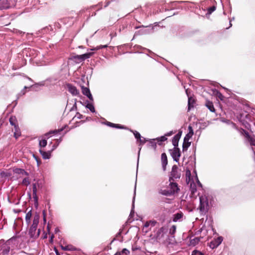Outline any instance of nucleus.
Returning <instances> with one entry per match:
<instances>
[{
	"label": "nucleus",
	"instance_id": "29",
	"mask_svg": "<svg viewBox=\"0 0 255 255\" xmlns=\"http://www.w3.org/2000/svg\"><path fill=\"white\" fill-rule=\"evenodd\" d=\"M216 9V7L215 6H212L210 7H209L208 8V12L207 14L210 15L213 11H214Z\"/></svg>",
	"mask_w": 255,
	"mask_h": 255
},
{
	"label": "nucleus",
	"instance_id": "11",
	"mask_svg": "<svg viewBox=\"0 0 255 255\" xmlns=\"http://www.w3.org/2000/svg\"><path fill=\"white\" fill-rule=\"evenodd\" d=\"M242 133H244L245 134L246 137H247L249 141L250 142L251 145H255V137L250 136L244 130H242Z\"/></svg>",
	"mask_w": 255,
	"mask_h": 255
},
{
	"label": "nucleus",
	"instance_id": "46",
	"mask_svg": "<svg viewBox=\"0 0 255 255\" xmlns=\"http://www.w3.org/2000/svg\"><path fill=\"white\" fill-rule=\"evenodd\" d=\"M173 133V132H172V131H170V132H169L167 133L165 135V136H170V135H171Z\"/></svg>",
	"mask_w": 255,
	"mask_h": 255
},
{
	"label": "nucleus",
	"instance_id": "2",
	"mask_svg": "<svg viewBox=\"0 0 255 255\" xmlns=\"http://www.w3.org/2000/svg\"><path fill=\"white\" fill-rule=\"evenodd\" d=\"M195 177L194 179H192L189 182L188 184H190V188L192 193L195 192L196 191V184L195 182H196L199 186H201V184L200 183L197 175V173L195 171H194Z\"/></svg>",
	"mask_w": 255,
	"mask_h": 255
},
{
	"label": "nucleus",
	"instance_id": "52",
	"mask_svg": "<svg viewBox=\"0 0 255 255\" xmlns=\"http://www.w3.org/2000/svg\"><path fill=\"white\" fill-rule=\"evenodd\" d=\"M232 26V24L231 23V22H230V26L231 27Z\"/></svg>",
	"mask_w": 255,
	"mask_h": 255
},
{
	"label": "nucleus",
	"instance_id": "15",
	"mask_svg": "<svg viewBox=\"0 0 255 255\" xmlns=\"http://www.w3.org/2000/svg\"><path fill=\"white\" fill-rule=\"evenodd\" d=\"M161 162L162 165L164 170H165V167L167 164V156L165 153H163L161 154Z\"/></svg>",
	"mask_w": 255,
	"mask_h": 255
},
{
	"label": "nucleus",
	"instance_id": "18",
	"mask_svg": "<svg viewBox=\"0 0 255 255\" xmlns=\"http://www.w3.org/2000/svg\"><path fill=\"white\" fill-rule=\"evenodd\" d=\"M200 239L198 237H195L193 239H191L190 240V246H195L199 243Z\"/></svg>",
	"mask_w": 255,
	"mask_h": 255
},
{
	"label": "nucleus",
	"instance_id": "23",
	"mask_svg": "<svg viewBox=\"0 0 255 255\" xmlns=\"http://www.w3.org/2000/svg\"><path fill=\"white\" fill-rule=\"evenodd\" d=\"M14 128V136L15 137V138H17L18 137L20 136L21 132L20 131L19 128L17 126H15Z\"/></svg>",
	"mask_w": 255,
	"mask_h": 255
},
{
	"label": "nucleus",
	"instance_id": "25",
	"mask_svg": "<svg viewBox=\"0 0 255 255\" xmlns=\"http://www.w3.org/2000/svg\"><path fill=\"white\" fill-rule=\"evenodd\" d=\"M63 130V128H60V129H55V130H51L50 131H49L48 133H46L45 134V136L47 137V138H49V135L51 134H56L58 132H59L61 131H62Z\"/></svg>",
	"mask_w": 255,
	"mask_h": 255
},
{
	"label": "nucleus",
	"instance_id": "33",
	"mask_svg": "<svg viewBox=\"0 0 255 255\" xmlns=\"http://www.w3.org/2000/svg\"><path fill=\"white\" fill-rule=\"evenodd\" d=\"M107 125L109 126L116 127L117 128H123V127H120L118 125H116L110 122H107Z\"/></svg>",
	"mask_w": 255,
	"mask_h": 255
},
{
	"label": "nucleus",
	"instance_id": "45",
	"mask_svg": "<svg viewBox=\"0 0 255 255\" xmlns=\"http://www.w3.org/2000/svg\"><path fill=\"white\" fill-rule=\"evenodd\" d=\"M56 144L59 145V143L62 141V138H60L59 139H56Z\"/></svg>",
	"mask_w": 255,
	"mask_h": 255
},
{
	"label": "nucleus",
	"instance_id": "28",
	"mask_svg": "<svg viewBox=\"0 0 255 255\" xmlns=\"http://www.w3.org/2000/svg\"><path fill=\"white\" fill-rule=\"evenodd\" d=\"M31 216L32 214L31 211H29L26 213L25 216V220L27 224H29L30 222Z\"/></svg>",
	"mask_w": 255,
	"mask_h": 255
},
{
	"label": "nucleus",
	"instance_id": "5",
	"mask_svg": "<svg viewBox=\"0 0 255 255\" xmlns=\"http://www.w3.org/2000/svg\"><path fill=\"white\" fill-rule=\"evenodd\" d=\"M166 232L165 228L161 227L158 229L156 234V238L159 241L162 240L164 236V235Z\"/></svg>",
	"mask_w": 255,
	"mask_h": 255
},
{
	"label": "nucleus",
	"instance_id": "12",
	"mask_svg": "<svg viewBox=\"0 0 255 255\" xmlns=\"http://www.w3.org/2000/svg\"><path fill=\"white\" fill-rule=\"evenodd\" d=\"M12 240H8L4 245L3 247V253L4 254H7L10 250V245L11 243Z\"/></svg>",
	"mask_w": 255,
	"mask_h": 255
},
{
	"label": "nucleus",
	"instance_id": "8",
	"mask_svg": "<svg viewBox=\"0 0 255 255\" xmlns=\"http://www.w3.org/2000/svg\"><path fill=\"white\" fill-rule=\"evenodd\" d=\"M82 93L86 96L90 100L93 101V98L92 94L90 93L89 89L86 87H82Z\"/></svg>",
	"mask_w": 255,
	"mask_h": 255
},
{
	"label": "nucleus",
	"instance_id": "19",
	"mask_svg": "<svg viewBox=\"0 0 255 255\" xmlns=\"http://www.w3.org/2000/svg\"><path fill=\"white\" fill-rule=\"evenodd\" d=\"M39 152L42 155L43 158L45 159H49L51 156V152H45L41 149L39 150Z\"/></svg>",
	"mask_w": 255,
	"mask_h": 255
},
{
	"label": "nucleus",
	"instance_id": "20",
	"mask_svg": "<svg viewBox=\"0 0 255 255\" xmlns=\"http://www.w3.org/2000/svg\"><path fill=\"white\" fill-rule=\"evenodd\" d=\"M194 177H191V172L189 170L187 169L186 171V182L187 184L189 183V182L191 181L192 179H194Z\"/></svg>",
	"mask_w": 255,
	"mask_h": 255
},
{
	"label": "nucleus",
	"instance_id": "22",
	"mask_svg": "<svg viewBox=\"0 0 255 255\" xmlns=\"http://www.w3.org/2000/svg\"><path fill=\"white\" fill-rule=\"evenodd\" d=\"M61 248L64 251H75L76 250V248L73 247L72 245H69L67 246H61Z\"/></svg>",
	"mask_w": 255,
	"mask_h": 255
},
{
	"label": "nucleus",
	"instance_id": "7",
	"mask_svg": "<svg viewBox=\"0 0 255 255\" xmlns=\"http://www.w3.org/2000/svg\"><path fill=\"white\" fill-rule=\"evenodd\" d=\"M156 224V222L155 221H147L144 224L143 227V230L145 232H147L148 229L154 227Z\"/></svg>",
	"mask_w": 255,
	"mask_h": 255
},
{
	"label": "nucleus",
	"instance_id": "26",
	"mask_svg": "<svg viewBox=\"0 0 255 255\" xmlns=\"http://www.w3.org/2000/svg\"><path fill=\"white\" fill-rule=\"evenodd\" d=\"M129 254V251L128 250H127L126 249H124L122 252H117L115 254V255H122V254H125V255H128Z\"/></svg>",
	"mask_w": 255,
	"mask_h": 255
},
{
	"label": "nucleus",
	"instance_id": "36",
	"mask_svg": "<svg viewBox=\"0 0 255 255\" xmlns=\"http://www.w3.org/2000/svg\"><path fill=\"white\" fill-rule=\"evenodd\" d=\"M191 255H204L202 252L197 251L194 250L192 252Z\"/></svg>",
	"mask_w": 255,
	"mask_h": 255
},
{
	"label": "nucleus",
	"instance_id": "39",
	"mask_svg": "<svg viewBox=\"0 0 255 255\" xmlns=\"http://www.w3.org/2000/svg\"><path fill=\"white\" fill-rule=\"evenodd\" d=\"M30 183V182L29 181V179L27 178H25L23 179V181H22V184L24 185H28V184H29Z\"/></svg>",
	"mask_w": 255,
	"mask_h": 255
},
{
	"label": "nucleus",
	"instance_id": "48",
	"mask_svg": "<svg viewBox=\"0 0 255 255\" xmlns=\"http://www.w3.org/2000/svg\"><path fill=\"white\" fill-rule=\"evenodd\" d=\"M56 255H60V254L58 253V252L57 251H56Z\"/></svg>",
	"mask_w": 255,
	"mask_h": 255
},
{
	"label": "nucleus",
	"instance_id": "47",
	"mask_svg": "<svg viewBox=\"0 0 255 255\" xmlns=\"http://www.w3.org/2000/svg\"><path fill=\"white\" fill-rule=\"evenodd\" d=\"M57 146H58L57 144L53 145V146H52V148L51 149V151L54 150Z\"/></svg>",
	"mask_w": 255,
	"mask_h": 255
},
{
	"label": "nucleus",
	"instance_id": "40",
	"mask_svg": "<svg viewBox=\"0 0 255 255\" xmlns=\"http://www.w3.org/2000/svg\"><path fill=\"white\" fill-rule=\"evenodd\" d=\"M166 139H167V138L166 137L165 135V136H162L160 137H159L158 138H157V140L158 141H164Z\"/></svg>",
	"mask_w": 255,
	"mask_h": 255
},
{
	"label": "nucleus",
	"instance_id": "9",
	"mask_svg": "<svg viewBox=\"0 0 255 255\" xmlns=\"http://www.w3.org/2000/svg\"><path fill=\"white\" fill-rule=\"evenodd\" d=\"M158 192L159 194L164 196H169L171 195V192H170L169 187L165 188L164 187H162L159 190Z\"/></svg>",
	"mask_w": 255,
	"mask_h": 255
},
{
	"label": "nucleus",
	"instance_id": "4",
	"mask_svg": "<svg viewBox=\"0 0 255 255\" xmlns=\"http://www.w3.org/2000/svg\"><path fill=\"white\" fill-rule=\"evenodd\" d=\"M93 54V53H85L80 55H77L73 57V59L79 61L80 62L83 61L86 59L90 58Z\"/></svg>",
	"mask_w": 255,
	"mask_h": 255
},
{
	"label": "nucleus",
	"instance_id": "16",
	"mask_svg": "<svg viewBox=\"0 0 255 255\" xmlns=\"http://www.w3.org/2000/svg\"><path fill=\"white\" fill-rule=\"evenodd\" d=\"M186 93L188 97V109L190 110L191 107L193 106L195 101L192 97L189 96L188 90H186Z\"/></svg>",
	"mask_w": 255,
	"mask_h": 255
},
{
	"label": "nucleus",
	"instance_id": "17",
	"mask_svg": "<svg viewBox=\"0 0 255 255\" xmlns=\"http://www.w3.org/2000/svg\"><path fill=\"white\" fill-rule=\"evenodd\" d=\"M180 138V134L179 133L177 134L174 136L172 139V144L174 146V147H176L178 146L179 140Z\"/></svg>",
	"mask_w": 255,
	"mask_h": 255
},
{
	"label": "nucleus",
	"instance_id": "35",
	"mask_svg": "<svg viewBox=\"0 0 255 255\" xmlns=\"http://www.w3.org/2000/svg\"><path fill=\"white\" fill-rule=\"evenodd\" d=\"M36 192H37V189H36V184H33V194L34 198L36 197Z\"/></svg>",
	"mask_w": 255,
	"mask_h": 255
},
{
	"label": "nucleus",
	"instance_id": "14",
	"mask_svg": "<svg viewBox=\"0 0 255 255\" xmlns=\"http://www.w3.org/2000/svg\"><path fill=\"white\" fill-rule=\"evenodd\" d=\"M10 7L7 0H0V10L3 8H8Z\"/></svg>",
	"mask_w": 255,
	"mask_h": 255
},
{
	"label": "nucleus",
	"instance_id": "24",
	"mask_svg": "<svg viewBox=\"0 0 255 255\" xmlns=\"http://www.w3.org/2000/svg\"><path fill=\"white\" fill-rule=\"evenodd\" d=\"M206 106L211 112H215V109L213 104L211 102L207 101L206 103Z\"/></svg>",
	"mask_w": 255,
	"mask_h": 255
},
{
	"label": "nucleus",
	"instance_id": "50",
	"mask_svg": "<svg viewBox=\"0 0 255 255\" xmlns=\"http://www.w3.org/2000/svg\"><path fill=\"white\" fill-rule=\"evenodd\" d=\"M140 149H141V147L139 148V151H138V155L139 154V152H140Z\"/></svg>",
	"mask_w": 255,
	"mask_h": 255
},
{
	"label": "nucleus",
	"instance_id": "43",
	"mask_svg": "<svg viewBox=\"0 0 255 255\" xmlns=\"http://www.w3.org/2000/svg\"><path fill=\"white\" fill-rule=\"evenodd\" d=\"M188 130H189V132H188V133H191V132H192V134H193V133H194V132H193V130L192 128V127H191V126H189V127H188Z\"/></svg>",
	"mask_w": 255,
	"mask_h": 255
},
{
	"label": "nucleus",
	"instance_id": "38",
	"mask_svg": "<svg viewBox=\"0 0 255 255\" xmlns=\"http://www.w3.org/2000/svg\"><path fill=\"white\" fill-rule=\"evenodd\" d=\"M193 135V134L192 133V132L191 133H188L185 136V137H184V139L185 140H189V139L192 136V135Z\"/></svg>",
	"mask_w": 255,
	"mask_h": 255
},
{
	"label": "nucleus",
	"instance_id": "53",
	"mask_svg": "<svg viewBox=\"0 0 255 255\" xmlns=\"http://www.w3.org/2000/svg\"><path fill=\"white\" fill-rule=\"evenodd\" d=\"M122 255H125V254H122Z\"/></svg>",
	"mask_w": 255,
	"mask_h": 255
},
{
	"label": "nucleus",
	"instance_id": "42",
	"mask_svg": "<svg viewBox=\"0 0 255 255\" xmlns=\"http://www.w3.org/2000/svg\"><path fill=\"white\" fill-rule=\"evenodd\" d=\"M107 47V45H100V46H97V47H96L95 49H94L93 50H99V49H102L103 48H106Z\"/></svg>",
	"mask_w": 255,
	"mask_h": 255
},
{
	"label": "nucleus",
	"instance_id": "3",
	"mask_svg": "<svg viewBox=\"0 0 255 255\" xmlns=\"http://www.w3.org/2000/svg\"><path fill=\"white\" fill-rule=\"evenodd\" d=\"M223 238L222 237H218L210 242L209 246L211 249H215L218 247L222 242Z\"/></svg>",
	"mask_w": 255,
	"mask_h": 255
},
{
	"label": "nucleus",
	"instance_id": "31",
	"mask_svg": "<svg viewBox=\"0 0 255 255\" xmlns=\"http://www.w3.org/2000/svg\"><path fill=\"white\" fill-rule=\"evenodd\" d=\"M15 122H16V119H15V117H11V118H10V119H9L10 124L12 126H13L14 127H15V126H16Z\"/></svg>",
	"mask_w": 255,
	"mask_h": 255
},
{
	"label": "nucleus",
	"instance_id": "10",
	"mask_svg": "<svg viewBox=\"0 0 255 255\" xmlns=\"http://www.w3.org/2000/svg\"><path fill=\"white\" fill-rule=\"evenodd\" d=\"M68 91L71 93L73 95L76 96L79 94V92L76 88L70 84L67 85Z\"/></svg>",
	"mask_w": 255,
	"mask_h": 255
},
{
	"label": "nucleus",
	"instance_id": "1",
	"mask_svg": "<svg viewBox=\"0 0 255 255\" xmlns=\"http://www.w3.org/2000/svg\"><path fill=\"white\" fill-rule=\"evenodd\" d=\"M210 208L209 199L206 195H203L200 197V205L198 207L201 214L205 215Z\"/></svg>",
	"mask_w": 255,
	"mask_h": 255
},
{
	"label": "nucleus",
	"instance_id": "6",
	"mask_svg": "<svg viewBox=\"0 0 255 255\" xmlns=\"http://www.w3.org/2000/svg\"><path fill=\"white\" fill-rule=\"evenodd\" d=\"M171 155L175 161L177 162L179 160L180 156V150L178 148L174 147L172 152H171Z\"/></svg>",
	"mask_w": 255,
	"mask_h": 255
},
{
	"label": "nucleus",
	"instance_id": "41",
	"mask_svg": "<svg viewBox=\"0 0 255 255\" xmlns=\"http://www.w3.org/2000/svg\"><path fill=\"white\" fill-rule=\"evenodd\" d=\"M137 141L139 142L141 144H143L146 142V140H145V138H143L141 139L140 137L137 140Z\"/></svg>",
	"mask_w": 255,
	"mask_h": 255
},
{
	"label": "nucleus",
	"instance_id": "44",
	"mask_svg": "<svg viewBox=\"0 0 255 255\" xmlns=\"http://www.w3.org/2000/svg\"><path fill=\"white\" fill-rule=\"evenodd\" d=\"M33 156L34 157V158L35 159V160H36L38 166H39V164H40V162L39 161V160H38V158H37V157H36L34 154L33 155Z\"/></svg>",
	"mask_w": 255,
	"mask_h": 255
},
{
	"label": "nucleus",
	"instance_id": "21",
	"mask_svg": "<svg viewBox=\"0 0 255 255\" xmlns=\"http://www.w3.org/2000/svg\"><path fill=\"white\" fill-rule=\"evenodd\" d=\"M183 214L181 212L177 213L174 215L173 221L174 222H177L178 221H180V220L183 217Z\"/></svg>",
	"mask_w": 255,
	"mask_h": 255
},
{
	"label": "nucleus",
	"instance_id": "37",
	"mask_svg": "<svg viewBox=\"0 0 255 255\" xmlns=\"http://www.w3.org/2000/svg\"><path fill=\"white\" fill-rule=\"evenodd\" d=\"M176 226H174V225H173L170 229V233L171 234V235H173L174 234L175 232H176Z\"/></svg>",
	"mask_w": 255,
	"mask_h": 255
},
{
	"label": "nucleus",
	"instance_id": "51",
	"mask_svg": "<svg viewBox=\"0 0 255 255\" xmlns=\"http://www.w3.org/2000/svg\"><path fill=\"white\" fill-rule=\"evenodd\" d=\"M44 222H46V219H45V217H44Z\"/></svg>",
	"mask_w": 255,
	"mask_h": 255
},
{
	"label": "nucleus",
	"instance_id": "34",
	"mask_svg": "<svg viewBox=\"0 0 255 255\" xmlns=\"http://www.w3.org/2000/svg\"><path fill=\"white\" fill-rule=\"evenodd\" d=\"M47 144V141L45 139L41 140L39 141V145L41 147H45Z\"/></svg>",
	"mask_w": 255,
	"mask_h": 255
},
{
	"label": "nucleus",
	"instance_id": "30",
	"mask_svg": "<svg viewBox=\"0 0 255 255\" xmlns=\"http://www.w3.org/2000/svg\"><path fill=\"white\" fill-rule=\"evenodd\" d=\"M86 108L89 109L93 113L95 112V108L92 104H88L86 106Z\"/></svg>",
	"mask_w": 255,
	"mask_h": 255
},
{
	"label": "nucleus",
	"instance_id": "13",
	"mask_svg": "<svg viewBox=\"0 0 255 255\" xmlns=\"http://www.w3.org/2000/svg\"><path fill=\"white\" fill-rule=\"evenodd\" d=\"M169 189L170 192H171V195L174 194L175 192H177L178 190L177 184L175 183H170Z\"/></svg>",
	"mask_w": 255,
	"mask_h": 255
},
{
	"label": "nucleus",
	"instance_id": "27",
	"mask_svg": "<svg viewBox=\"0 0 255 255\" xmlns=\"http://www.w3.org/2000/svg\"><path fill=\"white\" fill-rule=\"evenodd\" d=\"M190 142L189 141V140H185V139H184V142L183 143V150H187V149L190 146Z\"/></svg>",
	"mask_w": 255,
	"mask_h": 255
},
{
	"label": "nucleus",
	"instance_id": "32",
	"mask_svg": "<svg viewBox=\"0 0 255 255\" xmlns=\"http://www.w3.org/2000/svg\"><path fill=\"white\" fill-rule=\"evenodd\" d=\"M131 131L133 132L135 137L137 139V140L141 137L140 134L138 132L133 130H131Z\"/></svg>",
	"mask_w": 255,
	"mask_h": 255
},
{
	"label": "nucleus",
	"instance_id": "49",
	"mask_svg": "<svg viewBox=\"0 0 255 255\" xmlns=\"http://www.w3.org/2000/svg\"><path fill=\"white\" fill-rule=\"evenodd\" d=\"M232 125L233 126V127H235V125L233 123H232Z\"/></svg>",
	"mask_w": 255,
	"mask_h": 255
}]
</instances>
